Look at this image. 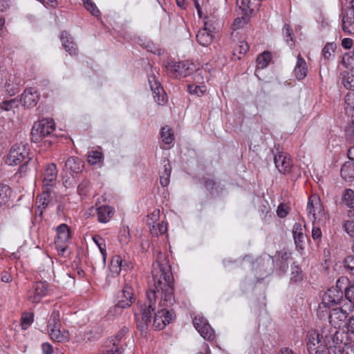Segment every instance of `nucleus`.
I'll return each instance as SVG.
<instances>
[{"label": "nucleus", "instance_id": "nucleus-36", "mask_svg": "<svg viewBox=\"0 0 354 354\" xmlns=\"http://www.w3.org/2000/svg\"><path fill=\"white\" fill-rule=\"evenodd\" d=\"M271 54L268 52H263L259 55L257 59V66L258 68L263 69L266 68L271 60Z\"/></svg>", "mask_w": 354, "mask_h": 354}, {"label": "nucleus", "instance_id": "nucleus-12", "mask_svg": "<svg viewBox=\"0 0 354 354\" xmlns=\"http://www.w3.org/2000/svg\"><path fill=\"white\" fill-rule=\"evenodd\" d=\"M48 292V285L44 282H36L27 295L28 300L33 304L39 303Z\"/></svg>", "mask_w": 354, "mask_h": 354}, {"label": "nucleus", "instance_id": "nucleus-2", "mask_svg": "<svg viewBox=\"0 0 354 354\" xmlns=\"http://www.w3.org/2000/svg\"><path fill=\"white\" fill-rule=\"evenodd\" d=\"M344 295L348 303H344L343 305L334 307L330 311L329 322L335 328H341L346 324L349 315L354 308V283H349L345 288Z\"/></svg>", "mask_w": 354, "mask_h": 354}, {"label": "nucleus", "instance_id": "nucleus-38", "mask_svg": "<svg viewBox=\"0 0 354 354\" xmlns=\"http://www.w3.org/2000/svg\"><path fill=\"white\" fill-rule=\"evenodd\" d=\"M161 138L165 144H171L174 140V134L171 128L164 127L161 129Z\"/></svg>", "mask_w": 354, "mask_h": 354}, {"label": "nucleus", "instance_id": "nucleus-51", "mask_svg": "<svg viewBox=\"0 0 354 354\" xmlns=\"http://www.w3.org/2000/svg\"><path fill=\"white\" fill-rule=\"evenodd\" d=\"M282 32L283 37L286 38V40L287 42L289 41H293V37H292V32L290 29V27L288 24H285L283 26V28L282 29Z\"/></svg>", "mask_w": 354, "mask_h": 354}, {"label": "nucleus", "instance_id": "nucleus-25", "mask_svg": "<svg viewBox=\"0 0 354 354\" xmlns=\"http://www.w3.org/2000/svg\"><path fill=\"white\" fill-rule=\"evenodd\" d=\"M171 167L168 160H163V167L160 171V182L162 186L166 187L169 183Z\"/></svg>", "mask_w": 354, "mask_h": 354}, {"label": "nucleus", "instance_id": "nucleus-64", "mask_svg": "<svg viewBox=\"0 0 354 354\" xmlns=\"http://www.w3.org/2000/svg\"><path fill=\"white\" fill-rule=\"evenodd\" d=\"M348 157L349 160H351L350 162H354V146L351 147L348 150Z\"/></svg>", "mask_w": 354, "mask_h": 354}, {"label": "nucleus", "instance_id": "nucleus-60", "mask_svg": "<svg viewBox=\"0 0 354 354\" xmlns=\"http://www.w3.org/2000/svg\"><path fill=\"white\" fill-rule=\"evenodd\" d=\"M41 349L44 354H52L53 352V346L49 343H43Z\"/></svg>", "mask_w": 354, "mask_h": 354}, {"label": "nucleus", "instance_id": "nucleus-23", "mask_svg": "<svg viewBox=\"0 0 354 354\" xmlns=\"http://www.w3.org/2000/svg\"><path fill=\"white\" fill-rule=\"evenodd\" d=\"M114 213V208L109 205H102L97 209V218L100 223L109 222Z\"/></svg>", "mask_w": 354, "mask_h": 354}, {"label": "nucleus", "instance_id": "nucleus-5", "mask_svg": "<svg viewBox=\"0 0 354 354\" xmlns=\"http://www.w3.org/2000/svg\"><path fill=\"white\" fill-rule=\"evenodd\" d=\"M125 284L122 290L118 292L115 306L109 310L113 316H118L122 313L124 308L130 307L135 301L132 285L136 283L132 274L124 276Z\"/></svg>", "mask_w": 354, "mask_h": 354}, {"label": "nucleus", "instance_id": "nucleus-29", "mask_svg": "<svg viewBox=\"0 0 354 354\" xmlns=\"http://www.w3.org/2000/svg\"><path fill=\"white\" fill-rule=\"evenodd\" d=\"M122 260L120 256H114L109 266V270L113 276L118 275L120 272L122 266Z\"/></svg>", "mask_w": 354, "mask_h": 354}, {"label": "nucleus", "instance_id": "nucleus-49", "mask_svg": "<svg viewBox=\"0 0 354 354\" xmlns=\"http://www.w3.org/2000/svg\"><path fill=\"white\" fill-rule=\"evenodd\" d=\"M321 225H317V223H313V229H312V238L314 240H320L322 236V232L320 229Z\"/></svg>", "mask_w": 354, "mask_h": 354}, {"label": "nucleus", "instance_id": "nucleus-6", "mask_svg": "<svg viewBox=\"0 0 354 354\" xmlns=\"http://www.w3.org/2000/svg\"><path fill=\"white\" fill-rule=\"evenodd\" d=\"M307 211L308 217L313 223L324 225L328 219V215L325 212L319 198L316 195L308 198Z\"/></svg>", "mask_w": 354, "mask_h": 354}, {"label": "nucleus", "instance_id": "nucleus-17", "mask_svg": "<svg viewBox=\"0 0 354 354\" xmlns=\"http://www.w3.org/2000/svg\"><path fill=\"white\" fill-rule=\"evenodd\" d=\"M39 99L38 92L32 88L26 89L21 95V102L26 107L35 106Z\"/></svg>", "mask_w": 354, "mask_h": 354}, {"label": "nucleus", "instance_id": "nucleus-41", "mask_svg": "<svg viewBox=\"0 0 354 354\" xmlns=\"http://www.w3.org/2000/svg\"><path fill=\"white\" fill-rule=\"evenodd\" d=\"M336 48L334 43H328L322 50V55L326 59H330L333 57V54Z\"/></svg>", "mask_w": 354, "mask_h": 354}, {"label": "nucleus", "instance_id": "nucleus-27", "mask_svg": "<svg viewBox=\"0 0 354 354\" xmlns=\"http://www.w3.org/2000/svg\"><path fill=\"white\" fill-rule=\"evenodd\" d=\"M341 176L345 180L351 181L354 179V162H346L342 167Z\"/></svg>", "mask_w": 354, "mask_h": 354}, {"label": "nucleus", "instance_id": "nucleus-56", "mask_svg": "<svg viewBox=\"0 0 354 354\" xmlns=\"http://www.w3.org/2000/svg\"><path fill=\"white\" fill-rule=\"evenodd\" d=\"M160 216V210L154 209L150 214L148 215V221L153 223V222L158 223L157 221L159 219Z\"/></svg>", "mask_w": 354, "mask_h": 354}, {"label": "nucleus", "instance_id": "nucleus-18", "mask_svg": "<svg viewBox=\"0 0 354 354\" xmlns=\"http://www.w3.org/2000/svg\"><path fill=\"white\" fill-rule=\"evenodd\" d=\"M342 29L350 34L354 32V8H351L343 14Z\"/></svg>", "mask_w": 354, "mask_h": 354}, {"label": "nucleus", "instance_id": "nucleus-22", "mask_svg": "<svg viewBox=\"0 0 354 354\" xmlns=\"http://www.w3.org/2000/svg\"><path fill=\"white\" fill-rule=\"evenodd\" d=\"M20 80L15 75H9L6 80L5 89L10 95H15L19 90Z\"/></svg>", "mask_w": 354, "mask_h": 354}, {"label": "nucleus", "instance_id": "nucleus-44", "mask_svg": "<svg viewBox=\"0 0 354 354\" xmlns=\"http://www.w3.org/2000/svg\"><path fill=\"white\" fill-rule=\"evenodd\" d=\"M102 153L97 151H92L88 155V162L91 165H95L100 162Z\"/></svg>", "mask_w": 354, "mask_h": 354}, {"label": "nucleus", "instance_id": "nucleus-50", "mask_svg": "<svg viewBox=\"0 0 354 354\" xmlns=\"http://www.w3.org/2000/svg\"><path fill=\"white\" fill-rule=\"evenodd\" d=\"M17 106V101L15 99L4 101L1 104V108L5 111H9L14 106Z\"/></svg>", "mask_w": 354, "mask_h": 354}, {"label": "nucleus", "instance_id": "nucleus-33", "mask_svg": "<svg viewBox=\"0 0 354 354\" xmlns=\"http://www.w3.org/2000/svg\"><path fill=\"white\" fill-rule=\"evenodd\" d=\"M59 317H60L59 311L58 310L53 309V310L52 311V313L50 315V317L48 320V323H47L48 329L51 328H55V327L56 328L57 326H61Z\"/></svg>", "mask_w": 354, "mask_h": 354}, {"label": "nucleus", "instance_id": "nucleus-24", "mask_svg": "<svg viewBox=\"0 0 354 354\" xmlns=\"http://www.w3.org/2000/svg\"><path fill=\"white\" fill-rule=\"evenodd\" d=\"M66 169L77 174L82 170L83 162L77 157H70L65 163Z\"/></svg>", "mask_w": 354, "mask_h": 354}, {"label": "nucleus", "instance_id": "nucleus-16", "mask_svg": "<svg viewBox=\"0 0 354 354\" xmlns=\"http://www.w3.org/2000/svg\"><path fill=\"white\" fill-rule=\"evenodd\" d=\"M236 3L238 8L245 17H249L261 4L260 0H236Z\"/></svg>", "mask_w": 354, "mask_h": 354}, {"label": "nucleus", "instance_id": "nucleus-63", "mask_svg": "<svg viewBox=\"0 0 354 354\" xmlns=\"http://www.w3.org/2000/svg\"><path fill=\"white\" fill-rule=\"evenodd\" d=\"M9 7V2L8 0H0V10L4 11Z\"/></svg>", "mask_w": 354, "mask_h": 354}, {"label": "nucleus", "instance_id": "nucleus-40", "mask_svg": "<svg viewBox=\"0 0 354 354\" xmlns=\"http://www.w3.org/2000/svg\"><path fill=\"white\" fill-rule=\"evenodd\" d=\"M203 333H199L201 337L207 340H212L214 338V330L211 326L207 322L205 326L202 327Z\"/></svg>", "mask_w": 354, "mask_h": 354}, {"label": "nucleus", "instance_id": "nucleus-48", "mask_svg": "<svg viewBox=\"0 0 354 354\" xmlns=\"http://www.w3.org/2000/svg\"><path fill=\"white\" fill-rule=\"evenodd\" d=\"M345 104L346 110H354V93H349L345 96Z\"/></svg>", "mask_w": 354, "mask_h": 354}, {"label": "nucleus", "instance_id": "nucleus-52", "mask_svg": "<svg viewBox=\"0 0 354 354\" xmlns=\"http://www.w3.org/2000/svg\"><path fill=\"white\" fill-rule=\"evenodd\" d=\"M344 229L351 237H354V221H346L344 223Z\"/></svg>", "mask_w": 354, "mask_h": 354}, {"label": "nucleus", "instance_id": "nucleus-1", "mask_svg": "<svg viewBox=\"0 0 354 354\" xmlns=\"http://www.w3.org/2000/svg\"><path fill=\"white\" fill-rule=\"evenodd\" d=\"M152 281L147 293V301L140 306V313L136 314L138 327L143 333L151 323V313L156 309V301L160 299L158 309L154 313L153 326L163 329L174 319L173 313L167 308L174 301L173 277L169 261L165 254L160 252L152 266Z\"/></svg>", "mask_w": 354, "mask_h": 354}, {"label": "nucleus", "instance_id": "nucleus-15", "mask_svg": "<svg viewBox=\"0 0 354 354\" xmlns=\"http://www.w3.org/2000/svg\"><path fill=\"white\" fill-rule=\"evenodd\" d=\"M276 168L281 174H287L290 171L292 163L290 157L283 152H279L274 158Z\"/></svg>", "mask_w": 354, "mask_h": 354}, {"label": "nucleus", "instance_id": "nucleus-42", "mask_svg": "<svg viewBox=\"0 0 354 354\" xmlns=\"http://www.w3.org/2000/svg\"><path fill=\"white\" fill-rule=\"evenodd\" d=\"M86 10L91 12L93 16H98L100 10L97 8L96 5L93 2L92 0H82Z\"/></svg>", "mask_w": 354, "mask_h": 354}, {"label": "nucleus", "instance_id": "nucleus-7", "mask_svg": "<svg viewBox=\"0 0 354 354\" xmlns=\"http://www.w3.org/2000/svg\"><path fill=\"white\" fill-rule=\"evenodd\" d=\"M168 73L176 78L185 77L196 70L193 63L189 61L168 62L165 66Z\"/></svg>", "mask_w": 354, "mask_h": 354}, {"label": "nucleus", "instance_id": "nucleus-26", "mask_svg": "<svg viewBox=\"0 0 354 354\" xmlns=\"http://www.w3.org/2000/svg\"><path fill=\"white\" fill-rule=\"evenodd\" d=\"M60 38L65 50L71 55L75 54V44L73 41L70 35L66 31H64L62 32Z\"/></svg>", "mask_w": 354, "mask_h": 354}, {"label": "nucleus", "instance_id": "nucleus-37", "mask_svg": "<svg viewBox=\"0 0 354 354\" xmlns=\"http://www.w3.org/2000/svg\"><path fill=\"white\" fill-rule=\"evenodd\" d=\"M188 91L191 95H196L198 97L203 95L206 92V86L203 84L196 85L189 84L187 87Z\"/></svg>", "mask_w": 354, "mask_h": 354}, {"label": "nucleus", "instance_id": "nucleus-10", "mask_svg": "<svg viewBox=\"0 0 354 354\" xmlns=\"http://www.w3.org/2000/svg\"><path fill=\"white\" fill-rule=\"evenodd\" d=\"M342 333H336L335 340L332 341V347L330 346V354H354V345L343 342L342 340Z\"/></svg>", "mask_w": 354, "mask_h": 354}, {"label": "nucleus", "instance_id": "nucleus-11", "mask_svg": "<svg viewBox=\"0 0 354 354\" xmlns=\"http://www.w3.org/2000/svg\"><path fill=\"white\" fill-rule=\"evenodd\" d=\"M70 239V231L68 226L66 224H61L57 227V239L55 241V247L59 253L64 254L67 249V243Z\"/></svg>", "mask_w": 354, "mask_h": 354}, {"label": "nucleus", "instance_id": "nucleus-19", "mask_svg": "<svg viewBox=\"0 0 354 354\" xmlns=\"http://www.w3.org/2000/svg\"><path fill=\"white\" fill-rule=\"evenodd\" d=\"M50 338L57 342H65L69 339V333L68 330L60 329V326L51 328L48 329Z\"/></svg>", "mask_w": 354, "mask_h": 354}, {"label": "nucleus", "instance_id": "nucleus-47", "mask_svg": "<svg viewBox=\"0 0 354 354\" xmlns=\"http://www.w3.org/2000/svg\"><path fill=\"white\" fill-rule=\"evenodd\" d=\"M129 328L127 327H123L120 331L115 335L113 342H115V346H118L119 343L123 338L127 335Z\"/></svg>", "mask_w": 354, "mask_h": 354}, {"label": "nucleus", "instance_id": "nucleus-62", "mask_svg": "<svg viewBox=\"0 0 354 354\" xmlns=\"http://www.w3.org/2000/svg\"><path fill=\"white\" fill-rule=\"evenodd\" d=\"M239 48V53H241V54L245 53L249 49V46L245 41H240Z\"/></svg>", "mask_w": 354, "mask_h": 354}, {"label": "nucleus", "instance_id": "nucleus-30", "mask_svg": "<svg viewBox=\"0 0 354 354\" xmlns=\"http://www.w3.org/2000/svg\"><path fill=\"white\" fill-rule=\"evenodd\" d=\"M53 189H44L43 188V192L41 195L38 196L36 200V203L39 204V206L43 207L47 206L51 198V191Z\"/></svg>", "mask_w": 354, "mask_h": 354}, {"label": "nucleus", "instance_id": "nucleus-39", "mask_svg": "<svg viewBox=\"0 0 354 354\" xmlns=\"http://www.w3.org/2000/svg\"><path fill=\"white\" fill-rule=\"evenodd\" d=\"M93 241L98 247L104 262L106 256V244L104 240L100 236H94L93 237Z\"/></svg>", "mask_w": 354, "mask_h": 354}, {"label": "nucleus", "instance_id": "nucleus-46", "mask_svg": "<svg viewBox=\"0 0 354 354\" xmlns=\"http://www.w3.org/2000/svg\"><path fill=\"white\" fill-rule=\"evenodd\" d=\"M207 322V321L201 316L195 317L193 320L194 326L198 333H203L202 330V327L205 326V324Z\"/></svg>", "mask_w": 354, "mask_h": 354}, {"label": "nucleus", "instance_id": "nucleus-14", "mask_svg": "<svg viewBox=\"0 0 354 354\" xmlns=\"http://www.w3.org/2000/svg\"><path fill=\"white\" fill-rule=\"evenodd\" d=\"M43 188L53 189L57 178V166L54 163L48 164L42 174Z\"/></svg>", "mask_w": 354, "mask_h": 354}, {"label": "nucleus", "instance_id": "nucleus-43", "mask_svg": "<svg viewBox=\"0 0 354 354\" xmlns=\"http://www.w3.org/2000/svg\"><path fill=\"white\" fill-rule=\"evenodd\" d=\"M345 325L346 326V334L348 338L351 342H354V318L353 317H349L348 323Z\"/></svg>", "mask_w": 354, "mask_h": 354}, {"label": "nucleus", "instance_id": "nucleus-3", "mask_svg": "<svg viewBox=\"0 0 354 354\" xmlns=\"http://www.w3.org/2000/svg\"><path fill=\"white\" fill-rule=\"evenodd\" d=\"M351 282L346 277H341L337 281L336 286L329 288L323 295L322 301L318 306L317 313L322 316L321 313L326 312V309L331 307H337L343 305L344 303H348L343 299V291Z\"/></svg>", "mask_w": 354, "mask_h": 354}, {"label": "nucleus", "instance_id": "nucleus-53", "mask_svg": "<svg viewBox=\"0 0 354 354\" xmlns=\"http://www.w3.org/2000/svg\"><path fill=\"white\" fill-rule=\"evenodd\" d=\"M345 267L354 275V257L348 256L344 260Z\"/></svg>", "mask_w": 354, "mask_h": 354}, {"label": "nucleus", "instance_id": "nucleus-31", "mask_svg": "<svg viewBox=\"0 0 354 354\" xmlns=\"http://www.w3.org/2000/svg\"><path fill=\"white\" fill-rule=\"evenodd\" d=\"M342 203L348 207L354 209V191L351 189H346L342 194Z\"/></svg>", "mask_w": 354, "mask_h": 354}, {"label": "nucleus", "instance_id": "nucleus-21", "mask_svg": "<svg viewBox=\"0 0 354 354\" xmlns=\"http://www.w3.org/2000/svg\"><path fill=\"white\" fill-rule=\"evenodd\" d=\"M308 67L305 59L301 54L297 56V62L294 68V74L297 80H303L307 75Z\"/></svg>", "mask_w": 354, "mask_h": 354}, {"label": "nucleus", "instance_id": "nucleus-9", "mask_svg": "<svg viewBox=\"0 0 354 354\" xmlns=\"http://www.w3.org/2000/svg\"><path fill=\"white\" fill-rule=\"evenodd\" d=\"M28 155L26 145L17 143L12 146L7 154L5 162L7 165L14 166L20 164Z\"/></svg>", "mask_w": 354, "mask_h": 354}, {"label": "nucleus", "instance_id": "nucleus-4", "mask_svg": "<svg viewBox=\"0 0 354 354\" xmlns=\"http://www.w3.org/2000/svg\"><path fill=\"white\" fill-rule=\"evenodd\" d=\"M336 333L338 330L330 331L328 334H320L317 330H310L307 333V347L310 354H330L332 341L335 340Z\"/></svg>", "mask_w": 354, "mask_h": 354}, {"label": "nucleus", "instance_id": "nucleus-45", "mask_svg": "<svg viewBox=\"0 0 354 354\" xmlns=\"http://www.w3.org/2000/svg\"><path fill=\"white\" fill-rule=\"evenodd\" d=\"M33 322V315L30 313H24L21 317V327L23 329H27Z\"/></svg>", "mask_w": 354, "mask_h": 354}, {"label": "nucleus", "instance_id": "nucleus-57", "mask_svg": "<svg viewBox=\"0 0 354 354\" xmlns=\"http://www.w3.org/2000/svg\"><path fill=\"white\" fill-rule=\"evenodd\" d=\"M248 17H242L241 18H237L234 20L233 23V26L234 29H238L243 26L245 24Z\"/></svg>", "mask_w": 354, "mask_h": 354}, {"label": "nucleus", "instance_id": "nucleus-54", "mask_svg": "<svg viewBox=\"0 0 354 354\" xmlns=\"http://www.w3.org/2000/svg\"><path fill=\"white\" fill-rule=\"evenodd\" d=\"M346 136L348 140L354 142V122H352L347 127Z\"/></svg>", "mask_w": 354, "mask_h": 354}, {"label": "nucleus", "instance_id": "nucleus-35", "mask_svg": "<svg viewBox=\"0 0 354 354\" xmlns=\"http://www.w3.org/2000/svg\"><path fill=\"white\" fill-rule=\"evenodd\" d=\"M342 84L347 89L354 91V70H351L344 75Z\"/></svg>", "mask_w": 354, "mask_h": 354}, {"label": "nucleus", "instance_id": "nucleus-8", "mask_svg": "<svg viewBox=\"0 0 354 354\" xmlns=\"http://www.w3.org/2000/svg\"><path fill=\"white\" fill-rule=\"evenodd\" d=\"M55 130V122L51 119H44L36 122L31 131L32 140L35 142H40L43 138L51 134Z\"/></svg>", "mask_w": 354, "mask_h": 354}, {"label": "nucleus", "instance_id": "nucleus-32", "mask_svg": "<svg viewBox=\"0 0 354 354\" xmlns=\"http://www.w3.org/2000/svg\"><path fill=\"white\" fill-rule=\"evenodd\" d=\"M292 234L295 242L297 245L302 243L304 239V234L303 232V228L301 223H296L293 225Z\"/></svg>", "mask_w": 354, "mask_h": 354}, {"label": "nucleus", "instance_id": "nucleus-34", "mask_svg": "<svg viewBox=\"0 0 354 354\" xmlns=\"http://www.w3.org/2000/svg\"><path fill=\"white\" fill-rule=\"evenodd\" d=\"M10 196V188L8 185L0 184V207L7 203Z\"/></svg>", "mask_w": 354, "mask_h": 354}, {"label": "nucleus", "instance_id": "nucleus-20", "mask_svg": "<svg viewBox=\"0 0 354 354\" xmlns=\"http://www.w3.org/2000/svg\"><path fill=\"white\" fill-rule=\"evenodd\" d=\"M214 37L212 31L205 26L198 30L196 35V39L200 45L208 46L212 44Z\"/></svg>", "mask_w": 354, "mask_h": 354}, {"label": "nucleus", "instance_id": "nucleus-61", "mask_svg": "<svg viewBox=\"0 0 354 354\" xmlns=\"http://www.w3.org/2000/svg\"><path fill=\"white\" fill-rule=\"evenodd\" d=\"M342 46L345 49H350L353 46V39L351 38H344L342 40Z\"/></svg>", "mask_w": 354, "mask_h": 354}, {"label": "nucleus", "instance_id": "nucleus-58", "mask_svg": "<svg viewBox=\"0 0 354 354\" xmlns=\"http://www.w3.org/2000/svg\"><path fill=\"white\" fill-rule=\"evenodd\" d=\"M302 279V272L299 268H295V270L292 272L291 279L295 281H299Z\"/></svg>", "mask_w": 354, "mask_h": 354}, {"label": "nucleus", "instance_id": "nucleus-55", "mask_svg": "<svg viewBox=\"0 0 354 354\" xmlns=\"http://www.w3.org/2000/svg\"><path fill=\"white\" fill-rule=\"evenodd\" d=\"M277 215L280 218H284L288 214V208L283 204H280L277 210Z\"/></svg>", "mask_w": 354, "mask_h": 354}, {"label": "nucleus", "instance_id": "nucleus-59", "mask_svg": "<svg viewBox=\"0 0 354 354\" xmlns=\"http://www.w3.org/2000/svg\"><path fill=\"white\" fill-rule=\"evenodd\" d=\"M102 354H122L118 346H115V342H113V347L109 350H106Z\"/></svg>", "mask_w": 354, "mask_h": 354}, {"label": "nucleus", "instance_id": "nucleus-13", "mask_svg": "<svg viewBox=\"0 0 354 354\" xmlns=\"http://www.w3.org/2000/svg\"><path fill=\"white\" fill-rule=\"evenodd\" d=\"M148 80L151 91L153 94L155 102L160 105H162L166 103V93L161 86L160 82L157 81L156 77L153 75H149Z\"/></svg>", "mask_w": 354, "mask_h": 354}, {"label": "nucleus", "instance_id": "nucleus-28", "mask_svg": "<svg viewBox=\"0 0 354 354\" xmlns=\"http://www.w3.org/2000/svg\"><path fill=\"white\" fill-rule=\"evenodd\" d=\"M147 223L150 228V232L153 236H158L165 234L167 231V224L163 221L161 223L153 222V223L147 221Z\"/></svg>", "mask_w": 354, "mask_h": 354}]
</instances>
